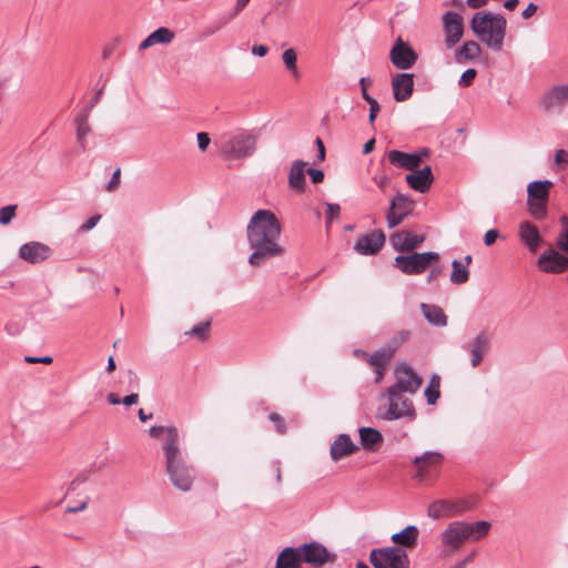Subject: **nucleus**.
Masks as SVG:
<instances>
[{"label": "nucleus", "instance_id": "39448f33", "mask_svg": "<svg viewBox=\"0 0 568 568\" xmlns=\"http://www.w3.org/2000/svg\"><path fill=\"white\" fill-rule=\"evenodd\" d=\"M335 560L336 555L317 541L295 548L286 547V568H300L302 564L322 567L326 564H333Z\"/></svg>", "mask_w": 568, "mask_h": 568}, {"label": "nucleus", "instance_id": "864d4df0", "mask_svg": "<svg viewBox=\"0 0 568 568\" xmlns=\"http://www.w3.org/2000/svg\"><path fill=\"white\" fill-rule=\"evenodd\" d=\"M24 361L30 364L42 363V364H51L53 358L51 356H26Z\"/></svg>", "mask_w": 568, "mask_h": 568}, {"label": "nucleus", "instance_id": "f257e3e1", "mask_svg": "<svg viewBox=\"0 0 568 568\" xmlns=\"http://www.w3.org/2000/svg\"><path fill=\"white\" fill-rule=\"evenodd\" d=\"M282 225L271 210H257L246 226V239L250 250L248 264L262 266L270 260L281 256L283 247L280 244Z\"/></svg>", "mask_w": 568, "mask_h": 568}, {"label": "nucleus", "instance_id": "4c0bfd02", "mask_svg": "<svg viewBox=\"0 0 568 568\" xmlns=\"http://www.w3.org/2000/svg\"><path fill=\"white\" fill-rule=\"evenodd\" d=\"M210 321L201 322L194 325L190 331L185 332L189 336H195L201 341H205L209 336Z\"/></svg>", "mask_w": 568, "mask_h": 568}, {"label": "nucleus", "instance_id": "0eeeda50", "mask_svg": "<svg viewBox=\"0 0 568 568\" xmlns=\"http://www.w3.org/2000/svg\"><path fill=\"white\" fill-rule=\"evenodd\" d=\"M552 186L549 180L534 181L527 185V204L534 219L541 220L547 215V202Z\"/></svg>", "mask_w": 568, "mask_h": 568}, {"label": "nucleus", "instance_id": "338daca9", "mask_svg": "<svg viewBox=\"0 0 568 568\" xmlns=\"http://www.w3.org/2000/svg\"><path fill=\"white\" fill-rule=\"evenodd\" d=\"M288 73H290V77H291V80L293 83H298L301 77H302V73L301 71L298 70V68H295V69H291V70H287Z\"/></svg>", "mask_w": 568, "mask_h": 568}, {"label": "nucleus", "instance_id": "69168bd1", "mask_svg": "<svg viewBox=\"0 0 568 568\" xmlns=\"http://www.w3.org/2000/svg\"><path fill=\"white\" fill-rule=\"evenodd\" d=\"M87 480V477L84 475H78L71 483L69 489L74 490L77 487L81 484H83Z\"/></svg>", "mask_w": 568, "mask_h": 568}, {"label": "nucleus", "instance_id": "7ed1b4c3", "mask_svg": "<svg viewBox=\"0 0 568 568\" xmlns=\"http://www.w3.org/2000/svg\"><path fill=\"white\" fill-rule=\"evenodd\" d=\"M491 528L487 520L465 521L454 520L448 523L438 535L440 551L444 556H450L459 551L466 542H477L485 538Z\"/></svg>", "mask_w": 568, "mask_h": 568}, {"label": "nucleus", "instance_id": "f03ea898", "mask_svg": "<svg viewBox=\"0 0 568 568\" xmlns=\"http://www.w3.org/2000/svg\"><path fill=\"white\" fill-rule=\"evenodd\" d=\"M178 429H169L168 438L163 443L165 473L171 484L179 490L190 491L195 479V470L186 462V455L180 448Z\"/></svg>", "mask_w": 568, "mask_h": 568}, {"label": "nucleus", "instance_id": "09e8293b", "mask_svg": "<svg viewBox=\"0 0 568 568\" xmlns=\"http://www.w3.org/2000/svg\"><path fill=\"white\" fill-rule=\"evenodd\" d=\"M196 140H197V146L201 151H205L211 142L209 134L205 132L197 133Z\"/></svg>", "mask_w": 568, "mask_h": 568}, {"label": "nucleus", "instance_id": "393cba45", "mask_svg": "<svg viewBox=\"0 0 568 568\" xmlns=\"http://www.w3.org/2000/svg\"><path fill=\"white\" fill-rule=\"evenodd\" d=\"M405 181L413 190L425 193L430 189L434 181L432 168L425 166L420 170L415 169L405 176Z\"/></svg>", "mask_w": 568, "mask_h": 568}, {"label": "nucleus", "instance_id": "dca6fc26", "mask_svg": "<svg viewBox=\"0 0 568 568\" xmlns=\"http://www.w3.org/2000/svg\"><path fill=\"white\" fill-rule=\"evenodd\" d=\"M537 266L545 273L560 274L568 270V257L549 248L538 257Z\"/></svg>", "mask_w": 568, "mask_h": 568}, {"label": "nucleus", "instance_id": "b1692460", "mask_svg": "<svg viewBox=\"0 0 568 568\" xmlns=\"http://www.w3.org/2000/svg\"><path fill=\"white\" fill-rule=\"evenodd\" d=\"M394 99L397 102L408 100L414 91V75L412 73H398L392 79Z\"/></svg>", "mask_w": 568, "mask_h": 568}, {"label": "nucleus", "instance_id": "052dcab7", "mask_svg": "<svg viewBox=\"0 0 568 568\" xmlns=\"http://www.w3.org/2000/svg\"><path fill=\"white\" fill-rule=\"evenodd\" d=\"M251 52L254 55L264 57L268 52V48L264 44L253 45Z\"/></svg>", "mask_w": 568, "mask_h": 568}, {"label": "nucleus", "instance_id": "de8ad7c7", "mask_svg": "<svg viewBox=\"0 0 568 568\" xmlns=\"http://www.w3.org/2000/svg\"><path fill=\"white\" fill-rule=\"evenodd\" d=\"M374 182L376 183V185L384 192L386 190V187L389 185L390 183V179L388 178L387 174L385 173H382V174H378V175H375L373 178Z\"/></svg>", "mask_w": 568, "mask_h": 568}, {"label": "nucleus", "instance_id": "79ce46f5", "mask_svg": "<svg viewBox=\"0 0 568 568\" xmlns=\"http://www.w3.org/2000/svg\"><path fill=\"white\" fill-rule=\"evenodd\" d=\"M169 429H178V428L174 426H156L155 425V426L150 427L149 434L151 437H154V438H158V437L164 435V442H165L168 438Z\"/></svg>", "mask_w": 568, "mask_h": 568}, {"label": "nucleus", "instance_id": "f704fd0d", "mask_svg": "<svg viewBox=\"0 0 568 568\" xmlns=\"http://www.w3.org/2000/svg\"><path fill=\"white\" fill-rule=\"evenodd\" d=\"M452 274L450 281L456 285H460L466 283L469 280V270L466 265H463V262L458 260H454L452 263Z\"/></svg>", "mask_w": 568, "mask_h": 568}, {"label": "nucleus", "instance_id": "a19ab883", "mask_svg": "<svg viewBox=\"0 0 568 568\" xmlns=\"http://www.w3.org/2000/svg\"><path fill=\"white\" fill-rule=\"evenodd\" d=\"M476 75L477 71L475 69H468L462 74L458 84L463 88H468L474 82Z\"/></svg>", "mask_w": 568, "mask_h": 568}, {"label": "nucleus", "instance_id": "e2e57ef3", "mask_svg": "<svg viewBox=\"0 0 568 568\" xmlns=\"http://www.w3.org/2000/svg\"><path fill=\"white\" fill-rule=\"evenodd\" d=\"M442 273V268L438 265H430V272L427 277L428 282L435 281Z\"/></svg>", "mask_w": 568, "mask_h": 568}, {"label": "nucleus", "instance_id": "f8f14e48", "mask_svg": "<svg viewBox=\"0 0 568 568\" xmlns=\"http://www.w3.org/2000/svg\"><path fill=\"white\" fill-rule=\"evenodd\" d=\"M388 409L384 416L387 420L398 419L400 417H415V409L412 400L394 388H387Z\"/></svg>", "mask_w": 568, "mask_h": 568}, {"label": "nucleus", "instance_id": "3c124183", "mask_svg": "<svg viewBox=\"0 0 568 568\" xmlns=\"http://www.w3.org/2000/svg\"><path fill=\"white\" fill-rule=\"evenodd\" d=\"M101 216L100 215H93L91 217H89L81 226H80V230L81 231H84V232H88L90 230H92L97 224L98 222L100 221Z\"/></svg>", "mask_w": 568, "mask_h": 568}, {"label": "nucleus", "instance_id": "58836bf2", "mask_svg": "<svg viewBox=\"0 0 568 568\" xmlns=\"http://www.w3.org/2000/svg\"><path fill=\"white\" fill-rule=\"evenodd\" d=\"M560 222L564 225V230L559 233L557 239V246L564 252L568 253V217L562 216Z\"/></svg>", "mask_w": 568, "mask_h": 568}, {"label": "nucleus", "instance_id": "c03bdc74", "mask_svg": "<svg viewBox=\"0 0 568 568\" xmlns=\"http://www.w3.org/2000/svg\"><path fill=\"white\" fill-rule=\"evenodd\" d=\"M120 175H121V170L118 168L113 172L111 180L105 185V190L108 192H113L118 187V185L120 184Z\"/></svg>", "mask_w": 568, "mask_h": 568}, {"label": "nucleus", "instance_id": "603ef678", "mask_svg": "<svg viewBox=\"0 0 568 568\" xmlns=\"http://www.w3.org/2000/svg\"><path fill=\"white\" fill-rule=\"evenodd\" d=\"M270 420H272L275 424V428L280 434L284 433V422L281 415L276 413H272L268 416Z\"/></svg>", "mask_w": 568, "mask_h": 568}, {"label": "nucleus", "instance_id": "680f3d73", "mask_svg": "<svg viewBox=\"0 0 568 568\" xmlns=\"http://www.w3.org/2000/svg\"><path fill=\"white\" fill-rule=\"evenodd\" d=\"M538 7L534 3H529L527 8L523 11L521 17L524 19L531 18L537 12Z\"/></svg>", "mask_w": 568, "mask_h": 568}, {"label": "nucleus", "instance_id": "6e6d98bb", "mask_svg": "<svg viewBox=\"0 0 568 568\" xmlns=\"http://www.w3.org/2000/svg\"><path fill=\"white\" fill-rule=\"evenodd\" d=\"M555 162L556 164L558 165H568V151L566 150H557L556 154H555Z\"/></svg>", "mask_w": 568, "mask_h": 568}, {"label": "nucleus", "instance_id": "6ab92c4d", "mask_svg": "<svg viewBox=\"0 0 568 568\" xmlns=\"http://www.w3.org/2000/svg\"><path fill=\"white\" fill-rule=\"evenodd\" d=\"M385 243L383 231L376 230L361 236L355 243L354 250L364 255H373L379 252Z\"/></svg>", "mask_w": 568, "mask_h": 568}, {"label": "nucleus", "instance_id": "20e7f679", "mask_svg": "<svg viewBox=\"0 0 568 568\" xmlns=\"http://www.w3.org/2000/svg\"><path fill=\"white\" fill-rule=\"evenodd\" d=\"M506 19L491 12H477L470 21L474 33L488 47L500 50L506 34Z\"/></svg>", "mask_w": 568, "mask_h": 568}, {"label": "nucleus", "instance_id": "a18cd8bd", "mask_svg": "<svg viewBox=\"0 0 568 568\" xmlns=\"http://www.w3.org/2000/svg\"><path fill=\"white\" fill-rule=\"evenodd\" d=\"M341 207L338 204L328 203L327 204V223H331L333 220L339 216Z\"/></svg>", "mask_w": 568, "mask_h": 568}, {"label": "nucleus", "instance_id": "c756f323", "mask_svg": "<svg viewBox=\"0 0 568 568\" xmlns=\"http://www.w3.org/2000/svg\"><path fill=\"white\" fill-rule=\"evenodd\" d=\"M418 535V528L410 525L405 527L402 531L393 534L390 539L395 545L414 548L417 544Z\"/></svg>", "mask_w": 568, "mask_h": 568}, {"label": "nucleus", "instance_id": "aec40b11", "mask_svg": "<svg viewBox=\"0 0 568 568\" xmlns=\"http://www.w3.org/2000/svg\"><path fill=\"white\" fill-rule=\"evenodd\" d=\"M389 241L398 252H413L423 244L425 236L403 230L392 234Z\"/></svg>", "mask_w": 568, "mask_h": 568}, {"label": "nucleus", "instance_id": "4468645a", "mask_svg": "<svg viewBox=\"0 0 568 568\" xmlns=\"http://www.w3.org/2000/svg\"><path fill=\"white\" fill-rule=\"evenodd\" d=\"M414 206L415 203L409 197L403 194L395 195L390 201V205L386 214L388 227L393 229L399 225L405 217L412 214Z\"/></svg>", "mask_w": 568, "mask_h": 568}, {"label": "nucleus", "instance_id": "0e129e2a", "mask_svg": "<svg viewBox=\"0 0 568 568\" xmlns=\"http://www.w3.org/2000/svg\"><path fill=\"white\" fill-rule=\"evenodd\" d=\"M250 0H236V4L234 8V11L231 13V18H234L236 14H239L248 3Z\"/></svg>", "mask_w": 568, "mask_h": 568}, {"label": "nucleus", "instance_id": "cd10ccee", "mask_svg": "<svg viewBox=\"0 0 568 568\" xmlns=\"http://www.w3.org/2000/svg\"><path fill=\"white\" fill-rule=\"evenodd\" d=\"M488 347L489 337L485 332H480L469 346L473 367H478L481 364L484 354L488 351Z\"/></svg>", "mask_w": 568, "mask_h": 568}, {"label": "nucleus", "instance_id": "1a4fd4ad", "mask_svg": "<svg viewBox=\"0 0 568 568\" xmlns=\"http://www.w3.org/2000/svg\"><path fill=\"white\" fill-rule=\"evenodd\" d=\"M374 568H408L406 552L396 547L375 549L369 556Z\"/></svg>", "mask_w": 568, "mask_h": 568}, {"label": "nucleus", "instance_id": "72a5a7b5", "mask_svg": "<svg viewBox=\"0 0 568 568\" xmlns=\"http://www.w3.org/2000/svg\"><path fill=\"white\" fill-rule=\"evenodd\" d=\"M481 52L480 45L475 41L465 42L455 54L456 62L464 63L468 60H474L479 57Z\"/></svg>", "mask_w": 568, "mask_h": 568}, {"label": "nucleus", "instance_id": "ea45409f", "mask_svg": "<svg viewBox=\"0 0 568 568\" xmlns=\"http://www.w3.org/2000/svg\"><path fill=\"white\" fill-rule=\"evenodd\" d=\"M17 205H6L0 209V224L8 225L16 216Z\"/></svg>", "mask_w": 568, "mask_h": 568}, {"label": "nucleus", "instance_id": "37998d69", "mask_svg": "<svg viewBox=\"0 0 568 568\" xmlns=\"http://www.w3.org/2000/svg\"><path fill=\"white\" fill-rule=\"evenodd\" d=\"M231 14L229 17L221 18V20L211 27H207L203 30V37L207 38L213 36L215 32H217L223 26H225L231 20Z\"/></svg>", "mask_w": 568, "mask_h": 568}, {"label": "nucleus", "instance_id": "4be33fe9", "mask_svg": "<svg viewBox=\"0 0 568 568\" xmlns=\"http://www.w3.org/2000/svg\"><path fill=\"white\" fill-rule=\"evenodd\" d=\"M51 255V248L40 242H29L20 246L19 257L31 263L38 264L48 260Z\"/></svg>", "mask_w": 568, "mask_h": 568}, {"label": "nucleus", "instance_id": "473e14b6", "mask_svg": "<svg viewBox=\"0 0 568 568\" xmlns=\"http://www.w3.org/2000/svg\"><path fill=\"white\" fill-rule=\"evenodd\" d=\"M359 437L364 448L372 452L376 450L383 443L382 434L377 429L371 427H362L359 429Z\"/></svg>", "mask_w": 568, "mask_h": 568}, {"label": "nucleus", "instance_id": "bf43d9fd", "mask_svg": "<svg viewBox=\"0 0 568 568\" xmlns=\"http://www.w3.org/2000/svg\"><path fill=\"white\" fill-rule=\"evenodd\" d=\"M139 400V395L136 393H132L130 395H126L121 399V403L125 406H132L136 404Z\"/></svg>", "mask_w": 568, "mask_h": 568}, {"label": "nucleus", "instance_id": "5fc2aeb1", "mask_svg": "<svg viewBox=\"0 0 568 568\" xmlns=\"http://www.w3.org/2000/svg\"><path fill=\"white\" fill-rule=\"evenodd\" d=\"M498 236H499V233L497 230L493 229V230L487 231L484 235L485 245H487V246L493 245L496 242Z\"/></svg>", "mask_w": 568, "mask_h": 568}, {"label": "nucleus", "instance_id": "423d86ee", "mask_svg": "<svg viewBox=\"0 0 568 568\" xmlns=\"http://www.w3.org/2000/svg\"><path fill=\"white\" fill-rule=\"evenodd\" d=\"M474 508L467 498H443L432 501L427 507V516L432 519L459 517Z\"/></svg>", "mask_w": 568, "mask_h": 568}, {"label": "nucleus", "instance_id": "7c9ffc66", "mask_svg": "<svg viewBox=\"0 0 568 568\" xmlns=\"http://www.w3.org/2000/svg\"><path fill=\"white\" fill-rule=\"evenodd\" d=\"M306 162L296 161L292 164L288 183L290 186L298 193L304 192L305 189V166Z\"/></svg>", "mask_w": 568, "mask_h": 568}, {"label": "nucleus", "instance_id": "6e6552de", "mask_svg": "<svg viewBox=\"0 0 568 568\" xmlns=\"http://www.w3.org/2000/svg\"><path fill=\"white\" fill-rule=\"evenodd\" d=\"M438 261L439 254L436 252L412 253L396 256L394 265L404 274L414 275L423 273L433 263Z\"/></svg>", "mask_w": 568, "mask_h": 568}, {"label": "nucleus", "instance_id": "5701e85b", "mask_svg": "<svg viewBox=\"0 0 568 568\" xmlns=\"http://www.w3.org/2000/svg\"><path fill=\"white\" fill-rule=\"evenodd\" d=\"M408 332H400L396 339L393 342L394 345H388L369 355L368 363L375 369L385 368L394 356L396 348L407 339Z\"/></svg>", "mask_w": 568, "mask_h": 568}, {"label": "nucleus", "instance_id": "9d476101", "mask_svg": "<svg viewBox=\"0 0 568 568\" xmlns=\"http://www.w3.org/2000/svg\"><path fill=\"white\" fill-rule=\"evenodd\" d=\"M254 149L255 138L251 134L239 133L223 143L221 153L226 160L241 159L252 155Z\"/></svg>", "mask_w": 568, "mask_h": 568}, {"label": "nucleus", "instance_id": "bb28decb", "mask_svg": "<svg viewBox=\"0 0 568 568\" xmlns=\"http://www.w3.org/2000/svg\"><path fill=\"white\" fill-rule=\"evenodd\" d=\"M89 116L88 112H80L74 119L75 139L81 152H85L89 148L88 136L92 132L89 124Z\"/></svg>", "mask_w": 568, "mask_h": 568}, {"label": "nucleus", "instance_id": "2f4dec72", "mask_svg": "<svg viewBox=\"0 0 568 568\" xmlns=\"http://www.w3.org/2000/svg\"><path fill=\"white\" fill-rule=\"evenodd\" d=\"M420 310L425 316V318L435 326H445L447 325V316L445 315L442 307L434 304H420Z\"/></svg>", "mask_w": 568, "mask_h": 568}, {"label": "nucleus", "instance_id": "49530a36", "mask_svg": "<svg viewBox=\"0 0 568 568\" xmlns=\"http://www.w3.org/2000/svg\"><path fill=\"white\" fill-rule=\"evenodd\" d=\"M297 68V55L293 49H286V71Z\"/></svg>", "mask_w": 568, "mask_h": 568}, {"label": "nucleus", "instance_id": "4d7b16f0", "mask_svg": "<svg viewBox=\"0 0 568 568\" xmlns=\"http://www.w3.org/2000/svg\"><path fill=\"white\" fill-rule=\"evenodd\" d=\"M307 173L311 176L313 183H321L324 180V173L321 170L308 169Z\"/></svg>", "mask_w": 568, "mask_h": 568}, {"label": "nucleus", "instance_id": "c9c22d12", "mask_svg": "<svg viewBox=\"0 0 568 568\" xmlns=\"http://www.w3.org/2000/svg\"><path fill=\"white\" fill-rule=\"evenodd\" d=\"M440 377L437 374H434L428 383V386L425 389V396L427 398V403L429 405H435L440 396Z\"/></svg>", "mask_w": 568, "mask_h": 568}, {"label": "nucleus", "instance_id": "9b49d317", "mask_svg": "<svg viewBox=\"0 0 568 568\" xmlns=\"http://www.w3.org/2000/svg\"><path fill=\"white\" fill-rule=\"evenodd\" d=\"M442 463L443 455L437 452H426L423 456L416 457L413 462L416 469L415 478L420 483L434 480Z\"/></svg>", "mask_w": 568, "mask_h": 568}, {"label": "nucleus", "instance_id": "c85d7f7f", "mask_svg": "<svg viewBox=\"0 0 568 568\" xmlns=\"http://www.w3.org/2000/svg\"><path fill=\"white\" fill-rule=\"evenodd\" d=\"M520 240L531 252H536L541 241L538 229L529 222H524L519 227Z\"/></svg>", "mask_w": 568, "mask_h": 568}, {"label": "nucleus", "instance_id": "a878e982", "mask_svg": "<svg viewBox=\"0 0 568 568\" xmlns=\"http://www.w3.org/2000/svg\"><path fill=\"white\" fill-rule=\"evenodd\" d=\"M357 450L358 446H356L351 437L346 434L337 436L329 448L331 457L334 462H338Z\"/></svg>", "mask_w": 568, "mask_h": 568}, {"label": "nucleus", "instance_id": "8fccbe9b", "mask_svg": "<svg viewBox=\"0 0 568 568\" xmlns=\"http://www.w3.org/2000/svg\"><path fill=\"white\" fill-rule=\"evenodd\" d=\"M368 104H369L368 121H369V123H374V121L376 120V118L381 111V106H379L377 100H373V101L368 102Z\"/></svg>", "mask_w": 568, "mask_h": 568}, {"label": "nucleus", "instance_id": "e433bc0d", "mask_svg": "<svg viewBox=\"0 0 568 568\" xmlns=\"http://www.w3.org/2000/svg\"><path fill=\"white\" fill-rule=\"evenodd\" d=\"M152 40H154L155 44L162 43L166 44L170 43L174 39V32L165 27H160L155 31L151 33Z\"/></svg>", "mask_w": 568, "mask_h": 568}, {"label": "nucleus", "instance_id": "f3484780", "mask_svg": "<svg viewBox=\"0 0 568 568\" xmlns=\"http://www.w3.org/2000/svg\"><path fill=\"white\" fill-rule=\"evenodd\" d=\"M389 58L395 67L406 70L414 65L417 54L408 43L398 38L390 50Z\"/></svg>", "mask_w": 568, "mask_h": 568}, {"label": "nucleus", "instance_id": "2eb2a0df", "mask_svg": "<svg viewBox=\"0 0 568 568\" xmlns=\"http://www.w3.org/2000/svg\"><path fill=\"white\" fill-rule=\"evenodd\" d=\"M443 27L446 47L450 49L460 41L464 34V22L462 16L454 11H447L443 16Z\"/></svg>", "mask_w": 568, "mask_h": 568}, {"label": "nucleus", "instance_id": "13d9d810", "mask_svg": "<svg viewBox=\"0 0 568 568\" xmlns=\"http://www.w3.org/2000/svg\"><path fill=\"white\" fill-rule=\"evenodd\" d=\"M102 90L103 89H100L97 91L95 95L91 99V101L88 103V105L85 106V109L82 112H88V115H90L91 110L95 106V104L98 103V101L100 99Z\"/></svg>", "mask_w": 568, "mask_h": 568}, {"label": "nucleus", "instance_id": "ddd939ff", "mask_svg": "<svg viewBox=\"0 0 568 568\" xmlns=\"http://www.w3.org/2000/svg\"><path fill=\"white\" fill-rule=\"evenodd\" d=\"M396 383L389 388L398 393L415 394L423 384V378L407 364H398L395 369Z\"/></svg>", "mask_w": 568, "mask_h": 568}, {"label": "nucleus", "instance_id": "a211bd4d", "mask_svg": "<svg viewBox=\"0 0 568 568\" xmlns=\"http://www.w3.org/2000/svg\"><path fill=\"white\" fill-rule=\"evenodd\" d=\"M427 155V150H424L423 152L419 153H405L398 150H390L387 153V159L392 165L412 172L422 164L423 159Z\"/></svg>", "mask_w": 568, "mask_h": 568}, {"label": "nucleus", "instance_id": "412c9836", "mask_svg": "<svg viewBox=\"0 0 568 568\" xmlns=\"http://www.w3.org/2000/svg\"><path fill=\"white\" fill-rule=\"evenodd\" d=\"M568 102V84H558L551 87L540 99V105L544 110L550 111L562 108Z\"/></svg>", "mask_w": 568, "mask_h": 568}, {"label": "nucleus", "instance_id": "774afa93", "mask_svg": "<svg viewBox=\"0 0 568 568\" xmlns=\"http://www.w3.org/2000/svg\"><path fill=\"white\" fill-rule=\"evenodd\" d=\"M154 44H155V42H154V40H152V36L150 34L140 43V49L144 50V49H148V48H150V47H152Z\"/></svg>", "mask_w": 568, "mask_h": 568}]
</instances>
